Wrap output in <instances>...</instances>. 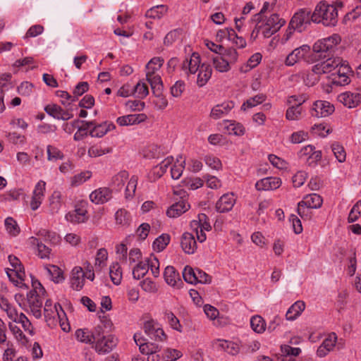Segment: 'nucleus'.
<instances>
[{
	"label": "nucleus",
	"instance_id": "f257e3e1",
	"mask_svg": "<svg viewBox=\"0 0 361 361\" xmlns=\"http://www.w3.org/2000/svg\"><path fill=\"white\" fill-rule=\"evenodd\" d=\"M341 42V37L337 34L318 40L313 45V51L318 54L320 59H326L312 66V72L315 74H324L337 71L336 68L341 64L340 58L332 57L336 45Z\"/></svg>",
	"mask_w": 361,
	"mask_h": 361
},
{
	"label": "nucleus",
	"instance_id": "f03ea898",
	"mask_svg": "<svg viewBox=\"0 0 361 361\" xmlns=\"http://www.w3.org/2000/svg\"><path fill=\"white\" fill-rule=\"evenodd\" d=\"M312 21L325 26H335L338 22L336 8L331 4L320 2L312 13Z\"/></svg>",
	"mask_w": 361,
	"mask_h": 361
},
{
	"label": "nucleus",
	"instance_id": "7ed1b4c3",
	"mask_svg": "<svg viewBox=\"0 0 361 361\" xmlns=\"http://www.w3.org/2000/svg\"><path fill=\"white\" fill-rule=\"evenodd\" d=\"M164 59L161 57L152 58L146 65V78L149 83L154 95H159L162 92V80L157 71L162 66Z\"/></svg>",
	"mask_w": 361,
	"mask_h": 361
},
{
	"label": "nucleus",
	"instance_id": "20e7f679",
	"mask_svg": "<svg viewBox=\"0 0 361 361\" xmlns=\"http://www.w3.org/2000/svg\"><path fill=\"white\" fill-rule=\"evenodd\" d=\"M285 23L286 21L281 18L278 14L273 13L269 17L263 16L261 23L259 24L256 23V29L257 32L262 30L264 37H270L277 32Z\"/></svg>",
	"mask_w": 361,
	"mask_h": 361
},
{
	"label": "nucleus",
	"instance_id": "39448f33",
	"mask_svg": "<svg viewBox=\"0 0 361 361\" xmlns=\"http://www.w3.org/2000/svg\"><path fill=\"white\" fill-rule=\"evenodd\" d=\"M312 21V14L307 8L300 9L295 13L289 23V28L299 32L304 31Z\"/></svg>",
	"mask_w": 361,
	"mask_h": 361
},
{
	"label": "nucleus",
	"instance_id": "423d86ee",
	"mask_svg": "<svg viewBox=\"0 0 361 361\" xmlns=\"http://www.w3.org/2000/svg\"><path fill=\"white\" fill-rule=\"evenodd\" d=\"M143 329L145 334L152 340L164 341L166 340V335L158 322L152 319L144 323Z\"/></svg>",
	"mask_w": 361,
	"mask_h": 361
},
{
	"label": "nucleus",
	"instance_id": "0eeeda50",
	"mask_svg": "<svg viewBox=\"0 0 361 361\" xmlns=\"http://www.w3.org/2000/svg\"><path fill=\"white\" fill-rule=\"evenodd\" d=\"M44 110L50 116L58 120L68 121L73 117L71 108L65 110L56 104H47Z\"/></svg>",
	"mask_w": 361,
	"mask_h": 361
},
{
	"label": "nucleus",
	"instance_id": "6e6552de",
	"mask_svg": "<svg viewBox=\"0 0 361 361\" xmlns=\"http://www.w3.org/2000/svg\"><path fill=\"white\" fill-rule=\"evenodd\" d=\"M304 99H298L296 96H291L288 98V104H293L292 106L289 107L286 114V117L289 121L299 120L302 117V107L301 106Z\"/></svg>",
	"mask_w": 361,
	"mask_h": 361
},
{
	"label": "nucleus",
	"instance_id": "1a4fd4ad",
	"mask_svg": "<svg viewBox=\"0 0 361 361\" xmlns=\"http://www.w3.org/2000/svg\"><path fill=\"white\" fill-rule=\"evenodd\" d=\"M94 348L99 354H106L111 352L117 345V339L111 334L94 342Z\"/></svg>",
	"mask_w": 361,
	"mask_h": 361
},
{
	"label": "nucleus",
	"instance_id": "9d476101",
	"mask_svg": "<svg viewBox=\"0 0 361 361\" xmlns=\"http://www.w3.org/2000/svg\"><path fill=\"white\" fill-rule=\"evenodd\" d=\"M334 111V106L327 101H316L311 109V115L322 118L331 115Z\"/></svg>",
	"mask_w": 361,
	"mask_h": 361
},
{
	"label": "nucleus",
	"instance_id": "9b49d317",
	"mask_svg": "<svg viewBox=\"0 0 361 361\" xmlns=\"http://www.w3.org/2000/svg\"><path fill=\"white\" fill-rule=\"evenodd\" d=\"M310 47L306 44L295 49L286 56L285 64L288 66L295 65L297 62L305 59L310 52Z\"/></svg>",
	"mask_w": 361,
	"mask_h": 361
},
{
	"label": "nucleus",
	"instance_id": "f8f14e48",
	"mask_svg": "<svg viewBox=\"0 0 361 361\" xmlns=\"http://www.w3.org/2000/svg\"><path fill=\"white\" fill-rule=\"evenodd\" d=\"M27 303L30 311L34 317L39 319L42 317L41 308L42 307L43 300L40 294L36 291H30L27 295Z\"/></svg>",
	"mask_w": 361,
	"mask_h": 361
},
{
	"label": "nucleus",
	"instance_id": "ddd939ff",
	"mask_svg": "<svg viewBox=\"0 0 361 361\" xmlns=\"http://www.w3.org/2000/svg\"><path fill=\"white\" fill-rule=\"evenodd\" d=\"M93 125L91 126L90 135L92 137H102L108 132L116 128V126L111 122L105 121L102 123H97L96 121H91Z\"/></svg>",
	"mask_w": 361,
	"mask_h": 361
},
{
	"label": "nucleus",
	"instance_id": "4468645a",
	"mask_svg": "<svg viewBox=\"0 0 361 361\" xmlns=\"http://www.w3.org/2000/svg\"><path fill=\"white\" fill-rule=\"evenodd\" d=\"M190 207L184 196L179 201L173 203L166 211V215L170 218H177L187 212Z\"/></svg>",
	"mask_w": 361,
	"mask_h": 361
},
{
	"label": "nucleus",
	"instance_id": "2eb2a0df",
	"mask_svg": "<svg viewBox=\"0 0 361 361\" xmlns=\"http://www.w3.org/2000/svg\"><path fill=\"white\" fill-rule=\"evenodd\" d=\"M200 66V55L194 52L189 59H185L183 62L182 70L187 75H195Z\"/></svg>",
	"mask_w": 361,
	"mask_h": 361
},
{
	"label": "nucleus",
	"instance_id": "dca6fc26",
	"mask_svg": "<svg viewBox=\"0 0 361 361\" xmlns=\"http://www.w3.org/2000/svg\"><path fill=\"white\" fill-rule=\"evenodd\" d=\"M59 304H54L51 300H47L44 307V314L46 322L49 326H55L56 321V315H59Z\"/></svg>",
	"mask_w": 361,
	"mask_h": 361
},
{
	"label": "nucleus",
	"instance_id": "f3484780",
	"mask_svg": "<svg viewBox=\"0 0 361 361\" xmlns=\"http://www.w3.org/2000/svg\"><path fill=\"white\" fill-rule=\"evenodd\" d=\"M112 197L111 190L108 188H99L92 191L90 195L91 202L96 204L107 202Z\"/></svg>",
	"mask_w": 361,
	"mask_h": 361
},
{
	"label": "nucleus",
	"instance_id": "a211bd4d",
	"mask_svg": "<svg viewBox=\"0 0 361 361\" xmlns=\"http://www.w3.org/2000/svg\"><path fill=\"white\" fill-rule=\"evenodd\" d=\"M281 185V180L278 177H267L255 183V188L259 191L276 190Z\"/></svg>",
	"mask_w": 361,
	"mask_h": 361
},
{
	"label": "nucleus",
	"instance_id": "6ab92c4d",
	"mask_svg": "<svg viewBox=\"0 0 361 361\" xmlns=\"http://www.w3.org/2000/svg\"><path fill=\"white\" fill-rule=\"evenodd\" d=\"M234 102L226 101L215 105L210 112V117L217 120L227 115L234 107Z\"/></svg>",
	"mask_w": 361,
	"mask_h": 361
},
{
	"label": "nucleus",
	"instance_id": "aec40b11",
	"mask_svg": "<svg viewBox=\"0 0 361 361\" xmlns=\"http://www.w3.org/2000/svg\"><path fill=\"white\" fill-rule=\"evenodd\" d=\"M84 204H86L85 202ZM87 211L82 203L80 207H76L73 212H68L66 215V219L73 224H81L85 222L88 216H87Z\"/></svg>",
	"mask_w": 361,
	"mask_h": 361
},
{
	"label": "nucleus",
	"instance_id": "412c9836",
	"mask_svg": "<svg viewBox=\"0 0 361 361\" xmlns=\"http://www.w3.org/2000/svg\"><path fill=\"white\" fill-rule=\"evenodd\" d=\"M235 203V199L233 193L223 195L216 204V209L218 212L224 213L232 209Z\"/></svg>",
	"mask_w": 361,
	"mask_h": 361
},
{
	"label": "nucleus",
	"instance_id": "4be33fe9",
	"mask_svg": "<svg viewBox=\"0 0 361 361\" xmlns=\"http://www.w3.org/2000/svg\"><path fill=\"white\" fill-rule=\"evenodd\" d=\"M8 258L12 267V269L7 271L8 277L11 278L13 275H15L18 279L23 281L25 277V273L19 259L13 255H9Z\"/></svg>",
	"mask_w": 361,
	"mask_h": 361
},
{
	"label": "nucleus",
	"instance_id": "5701e85b",
	"mask_svg": "<svg viewBox=\"0 0 361 361\" xmlns=\"http://www.w3.org/2000/svg\"><path fill=\"white\" fill-rule=\"evenodd\" d=\"M339 101L348 108H354L361 103V94L345 92L338 96Z\"/></svg>",
	"mask_w": 361,
	"mask_h": 361
},
{
	"label": "nucleus",
	"instance_id": "b1692460",
	"mask_svg": "<svg viewBox=\"0 0 361 361\" xmlns=\"http://www.w3.org/2000/svg\"><path fill=\"white\" fill-rule=\"evenodd\" d=\"M45 185L46 183L43 180H39L36 184L30 202V207L32 210H36L38 209L42 204V201L44 197V192L45 190Z\"/></svg>",
	"mask_w": 361,
	"mask_h": 361
},
{
	"label": "nucleus",
	"instance_id": "393cba45",
	"mask_svg": "<svg viewBox=\"0 0 361 361\" xmlns=\"http://www.w3.org/2000/svg\"><path fill=\"white\" fill-rule=\"evenodd\" d=\"M85 284V272L80 267H75L71 271V285L76 290L82 288Z\"/></svg>",
	"mask_w": 361,
	"mask_h": 361
},
{
	"label": "nucleus",
	"instance_id": "a878e982",
	"mask_svg": "<svg viewBox=\"0 0 361 361\" xmlns=\"http://www.w3.org/2000/svg\"><path fill=\"white\" fill-rule=\"evenodd\" d=\"M147 119L145 114H129L117 118L116 123L121 126L139 124Z\"/></svg>",
	"mask_w": 361,
	"mask_h": 361
},
{
	"label": "nucleus",
	"instance_id": "bb28decb",
	"mask_svg": "<svg viewBox=\"0 0 361 361\" xmlns=\"http://www.w3.org/2000/svg\"><path fill=\"white\" fill-rule=\"evenodd\" d=\"M180 245L186 254H193L197 250V243L194 235L188 232L182 235Z\"/></svg>",
	"mask_w": 361,
	"mask_h": 361
},
{
	"label": "nucleus",
	"instance_id": "cd10ccee",
	"mask_svg": "<svg viewBox=\"0 0 361 361\" xmlns=\"http://www.w3.org/2000/svg\"><path fill=\"white\" fill-rule=\"evenodd\" d=\"M164 277L166 283L173 287L179 288L180 285L182 284L178 273L176 271L175 268L172 266H168L165 268Z\"/></svg>",
	"mask_w": 361,
	"mask_h": 361
},
{
	"label": "nucleus",
	"instance_id": "c85d7f7f",
	"mask_svg": "<svg viewBox=\"0 0 361 361\" xmlns=\"http://www.w3.org/2000/svg\"><path fill=\"white\" fill-rule=\"evenodd\" d=\"M349 68L347 66L341 65L339 68L331 73V82L336 85H345L350 81L348 76L345 71H348Z\"/></svg>",
	"mask_w": 361,
	"mask_h": 361
},
{
	"label": "nucleus",
	"instance_id": "c756f323",
	"mask_svg": "<svg viewBox=\"0 0 361 361\" xmlns=\"http://www.w3.org/2000/svg\"><path fill=\"white\" fill-rule=\"evenodd\" d=\"M197 85L199 87L204 86L212 76V67L206 63H202L197 70Z\"/></svg>",
	"mask_w": 361,
	"mask_h": 361
},
{
	"label": "nucleus",
	"instance_id": "7c9ffc66",
	"mask_svg": "<svg viewBox=\"0 0 361 361\" xmlns=\"http://www.w3.org/2000/svg\"><path fill=\"white\" fill-rule=\"evenodd\" d=\"M224 129L229 135L241 136L244 135L245 129L244 126L235 121H224Z\"/></svg>",
	"mask_w": 361,
	"mask_h": 361
},
{
	"label": "nucleus",
	"instance_id": "2f4dec72",
	"mask_svg": "<svg viewBox=\"0 0 361 361\" xmlns=\"http://www.w3.org/2000/svg\"><path fill=\"white\" fill-rule=\"evenodd\" d=\"M305 304L304 302L298 300L293 304L288 310L286 314L287 320L293 321L297 319L305 310Z\"/></svg>",
	"mask_w": 361,
	"mask_h": 361
},
{
	"label": "nucleus",
	"instance_id": "473e14b6",
	"mask_svg": "<svg viewBox=\"0 0 361 361\" xmlns=\"http://www.w3.org/2000/svg\"><path fill=\"white\" fill-rule=\"evenodd\" d=\"M215 345L219 349H221L232 355H237L240 351L239 345L232 341L226 340H217L215 341Z\"/></svg>",
	"mask_w": 361,
	"mask_h": 361
},
{
	"label": "nucleus",
	"instance_id": "72a5a7b5",
	"mask_svg": "<svg viewBox=\"0 0 361 361\" xmlns=\"http://www.w3.org/2000/svg\"><path fill=\"white\" fill-rule=\"evenodd\" d=\"M300 202L302 204L307 205L309 208L318 209L322 207L323 200L319 195L312 193L306 195L303 200Z\"/></svg>",
	"mask_w": 361,
	"mask_h": 361
},
{
	"label": "nucleus",
	"instance_id": "f704fd0d",
	"mask_svg": "<svg viewBox=\"0 0 361 361\" xmlns=\"http://www.w3.org/2000/svg\"><path fill=\"white\" fill-rule=\"evenodd\" d=\"M250 326L255 332L262 334L266 330L267 324L261 316L255 315L250 319Z\"/></svg>",
	"mask_w": 361,
	"mask_h": 361
},
{
	"label": "nucleus",
	"instance_id": "c9c22d12",
	"mask_svg": "<svg viewBox=\"0 0 361 361\" xmlns=\"http://www.w3.org/2000/svg\"><path fill=\"white\" fill-rule=\"evenodd\" d=\"M0 307L6 313L9 319L11 320L16 319V314L18 313L16 309L12 306L5 297H0Z\"/></svg>",
	"mask_w": 361,
	"mask_h": 361
},
{
	"label": "nucleus",
	"instance_id": "e433bc0d",
	"mask_svg": "<svg viewBox=\"0 0 361 361\" xmlns=\"http://www.w3.org/2000/svg\"><path fill=\"white\" fill-rule=\"evenodd\" d=\"M170 235L166 233H163L157 238L153 242V249L157 252L164 250L170 242Z\"/></svg>",
	"mask_w": 361,
	"mask_h": 361
},
{
	"label": "nucleus",
	"instance_id": "4c0bfd02",
	"mask_svg": "<svg viewBox=\"0 0 361 361\" xmlns=\"http://www.w3.org/2000/svg\"><path fill=\"white\" fill-rule=\"evenodd\" d=\"M109 275L111 281L115 285H119L122 280V271L118 262L114 263L109 268Z\"/></svg>",
	"mask_w": 361,
	"mask_h": 361
},
{
	"label": "nucleus",
	"instance_id": "58836bf2",
	"mask_svg": "<svg viewBox=\"0 0 361 361\" xmlns=\"http://www.w3.org/2000/svg\"><path fill=\"white\" fill-rule=\"evenodd\" d=\"M81 123L82 126L78 129L73 136L74 140L76 141L82 140L88 133L90 134L91 126L94 124L87 121H81Z\"/></svg>",
	"mask_w": 361,
	"mask_h": 361
},
{
	"label": "nucleus",
	"instance_id": "ea45409f",
	"mask_svg": "<svg viewBox=\"0 0 361 361\" xmlns=\"http://www.w3.org/2000/svg\"><path fill=\"white\" fill-rule=\"evenodd\" d=\"M91 176L92 173L89 171L78 173L71 178V185L72 187H78L89 180Z\"/></svg>",
	"mask_w": 361,
	"mask_h": 361
},
{
	"label": "nucleus",
	"instance_id": "a19ab883",
	"mask_svg": "<svg viewBox=\"0 0 361 361\" xmlns=\"http://www.w3.org/2000/svg\"><path fill=\"white\" fill-rule=\"evenodd\" d=\"M149 271V264L147 259L140 262L133 269V276L135 279H140L145 276Z\"/></svg>",
	"mask_w": 361,
	"mask_h": 361
},
{
	"label": "nucleus",
	"instance_id": "79ce46f5",
	"mask_svg": "<svg viewBox=\"0 0 361 361\" xmlns=\"http://www.w3.org/2000/svg\"><path fill=\"white\" fill-rule=\"evenodd\" d=\"M164 319L173 329L179 332L182 331V326L180 324L179 319L172 312L166 311L164 312Z\"/></svg>",
	"mask_w": 361,
	"mask_h": 361
},
{
	"label": "nucleus",
	"instance_id": "37998d69",
	"mask_svg": "<svg viewBox=\"0 0 361 361\" xmlns=\"http://www.w3.org/2000/svg\"><path fill=\"white\" fill-rule=\"evenodd\" d=\"M30 243L37 247L38 256L42 259L49 258L51 249L44 244L39 243L38 239L34 237L30 238Z\"/></svg>",
	"mask_w": 361,
	"mask_h": 361
},
{
	"label": "nucleus",
	"instance_id": "c03bdc74",
	"mask_svg": "<svg viewBox=\"0 0 361 361\" xmlns=\"http://www.w3.org/2000/svg\"><path fill=\"white\" fill-rule=\"evenodd\" d=\"M212 61L214 68L219 72H228L231 68V65L220 55L213 57Z\"/></svg>",
	"mask_w": 361,
	"mask_h": 361
},
{
	"label": "nucleus",
	"instance_id": "a18cd8bd",
	"mask_svg": "<svg viewBox=\"0 0 361 361\" xmlns=\"http://www.w3.org/2000/svg\"><path fill=\"white\" fill-rule=\"evenodd\" d=\"M15 323L20 324L22 327L25 331L29 332L30 334L33 333V328L30 321L23 313L16 314V319L12 320Z\"/></svg>",
	"mask_w": 361,
	"mask_h": 361
},
{
	"label": "nucleus",
	"instance_id": "49530a36",
	"mask_svg": "<svg viewBox=\"0 0 361 361\" xmlns=\"http://www.w3.org/2000/svg\"><path fill=\"white\" fill-rule=\"evenodd\" d=\"M167 11V8L164 5L154 6L146 12V17L149 18H161Z\"/></svg>",
	"mask_w": 361,
	"mask_h": 361
},
{
	"label": "nucleus",
	"instance_id": "de8ad7c7",
	"mask_svg": "<svg viewBox=\"0 0 361 361\" xmlns=\"http://www.w3.org/2000/svg\"><path fill=\"white\" fill-rule=\"evenodd\" d=\"M173 161V157H168L163 160L159 165L154 168V173L160 178L166 171L169 166L171 165Z\"/></svg>",
	"mask_w": 361,
	"mask_h": 361
},
{
	"label": "nucleus",
	"instance_id": "09e8293b",
	"mask_svg": "<svg viewBox=\"0 0 361 361\" xmlns=\"http://www.w3.org/2000/svg\"><path fill=\"white\" fill-rule=\"evenodd\" d=\"M219 55L221 56L224 60L227 61L230 65L235 63L238 57V52L233 48H224V50L221 51Z\"/></svg>",
	"mask_w": 361,
	"mask_h": 361
},
{
	"label": "nucleus",
	"instance_id": "8fccbe9b",
	"mask_svg": "<svg viewBox=\"0 0 361 361\" xmlns=\"http://www.w3.org/2000/svg\"><path fill=\"white\" fill-rule=\"evenodd\" d=\"M115 220L117 224L126 226L130 224V215L126 209H121L116 212Z\"/></svg>",
	"mask_w": 361,
	"mask_h": 361
},
{
	"label": "nucleus",
	"instance_id": "3c124183",
	"mask_svg": "<svg viewBox=\"0 0 361 361\" xmlns=\"http://www.w3.org/2000/svg\"><path fill=\"white\" fill-rule=\"evenodd\" d=\"M59 315H56V324L59 322L61 329L65 332H68L71 329L69 323L66 317V312L63 310L61 305H59Z\"/></svg>",
	"mask_w": 361,
	"mask_h": 361
},
{
	"label": "nucleus",
	"instance_id": "603ef678",
	"mask_svg": "<svg viewBox=\"0 0 361 361\" xmlns=\"http://www.w3.org/2000/svg\"><path fill=\"white\" fill-rule=\"evenodd\" d=\"M266 99V96L263 94H259L255 97L248 99L241 106L243 110H245L247 108H252L257 104L262 103Z\"/></svg>",
	"mask_w": 361,
	"mask_h": 361
},
{
	"label": "nucleus",
	"instance_id": "864d4df0",
	"mask_svg": "<svg viewBox=\"0 0 361 361\" xmlns=\"http://www.w3.org/2000/svg\"><path fill=\"white\" fill-rule=\"evenodd\" d=\"M138 178L137 176H133L129 180L125 190L126 198H132L135 193Z\"/></svg>",
	"mask_w": 361,
	"mask_h": 361
},
{
	"label": "nucleus",
	"instance_id": "5fc2aeb1",
	"mask_svg": "<svg viewBox=\"0 0 361 361\" xmlns=\"http://www.w3.org/2000/svg\"><path fill=\"white\" fill-rule=\"evenodd\" d=\"M331 150L339 162L342 163L345 161L346 153L344 147L341 145L338 142L333 143L331 145Z\"/></svg>",
	"mask_w": 361,
	"mask_h": 361
},
{
	"label": "nucleus",
	"instance_id": "6e6d98bb",
	"mask_svg": "<svg viewBox=\"0 0 361 361\" xmlns=\"http://www.w3.org/2000/svg\"><path fill=\"white\" fill-rule=\"evenodd\" d=\"M11 80V74L10 73H4L0 76V92L1 94H3L5 91L13 87Z\"/></svg>",
	"mask_w": 361,
	"mask_h": 361
},
{
	"label": "nucleus",
	"instance_id": "4d7b16f0",
	"mask_svg": "<svg viewBox=\"0 0 361 361\" xmlns=\"http://www.w3.org/2000/svg\"><path fill=\"white\" fill-rule=\"evenodd\" d=\"M128 178V173L126 171H122L113 177L112 185L116 187L117 189H120Z\"/></svg>",
	"mask_w": 361,
	"mask_h": 361
},
{
	"label": "nucleus",
	"instance_id": "13d9d810",
	"mask_svg": "<svg viewBox=\"0 0 361 361\" xmlns=\"http://www.w3.org/2000/svg\"><path fill=\"white\" fill-rule=\"evenodd\" d=\"M5 226L6 231L11 235L16 236L20 232V228L18 227L16 221L11 217H8L6 219Z\"/></svg>",
	"mask_w": 361,
	"mask_h": 361
},
{
	"label": "nucleus",
	"instance_id": "bf43d9fd",
	"mask_svg": "<svg viewBox=\"0 0 361 361\" xmlns=\"http://www.w3.org/2000/svg\"><path fill=\"white\" fill-rule=\"evenodd\" d=\"M47 159L49 161H56L58 159H62L63 154L57 147L52 145H48L47 148Z\"/></svg>",
	"mask_w": 361,
	"mask_h": 361
},
{
	"label": "nucleus",
	"instance_id": "052dcab7",
	"mask_svg": "<svg viewBox=\"0 0 361 361\" xmlns=\"http://www.w3.org/2000/svg\"><path fill=\"white\" fill-rule=\"evenodd\" d=\"M183 277L184 280L189 283L193 284L197 283L195 270L191 267L186 266L183 271Z\"/></svg>",
	"mask_w": 361,
	"mask_h": 361
},
{
	"label": "nucleus",
	"instance_id": "680f3d73",
	"mask_svg": "<svg viewBox=\"0 0 361 361\" xmlns=\"http://www.w3.org/2000/svg\"><path fill=\"white\" fill-rule=\"evenodd\" d=\"M47 269L49 274L51 276L52 280L54 281L59 283L63 280L62 271L57 266L49 265V267H47Z\"/></svg>",
	"mask_w": 361,
	"mask_h": 361
},
{
	"label": "nucleus",
	"instance_id": "e2e57ef3",
	"mask_svg": "<svg viewBox=\"0 0 361 361\" xmlns=\"http://www.w3.org/2000/svg\"><path fill=\"white\" fill-rule=\"evenodd\" d=\"M111 152L112 149L110 147L103 148L100 146H92L88 149V155L91 157H97Z\"/></svg>",
	"mask_w": 361,
	"mask_h": 361
},
{
	"label": "nucleus",
	"instance_id": "0e129e2a",
	"mask_svg": "<svg viewBox=\"0 0 361 361\" xmlns=\"http://www.w3.org/2000/svg\"><path fill=\"white\" fill-rule=\"evenodd\" d=\"M75 336L76 339L82 343H92V339L91 336V332L88 331L85 329H78L75 331Z\"/></svg>",
	"mask_w": 361,
	"mask_h": 361
},
{
	"label": "nucleus",
	"instance_id": "69168bd1",
	"mask_svg": "<svg viewBox=\"0 0 361 361\" xmlns=\"http://www.w3.org/2000/svg\"><path fill=\"white\" fill-rule=\"evenodd\" d=\"M262 60V55L259 53H256L253 54L247 61V63L244 67L242 68V70L245 72H247L255 67H256Z\"/></svg>",
	"mask_w": 361,
	"mask_h": 361
},
{
	"label": "nucleus",
	"instance_id": "338daca9",
	"mask_svg": "<svg viewBox=\"0 0 361 361\" xmlns=\"http://www.w3.org/2000/svg\"><path fill=\"white\" fill-rule=\"evenodd\" d=\"M140 351L142 354L149 355L152 353H157L159 351V348L157 344L153 343H145L144 344H140Z\"/></svg>",
	"mask_w": 361,
	"mask_h": 361
},
{
	"label": "nucleus",
	"instance_id": "774afa93",
	"mask_svg": "<svg viewBox=\"0 0 361 361\" xmlns=\"http://www.w3.org/2000/svg\"><path fill=\"white\" fill-rule=\"evenodd\" d=\"M183 355L180 350L172 348H167L164 350L163 358L166 361H174Z\"/></svg>",
	"mask_w": 361,
	"mask_h": 361
}]
</instances>
